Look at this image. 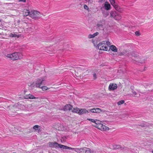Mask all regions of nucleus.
Segmentation results:
<instances>
[{
  "label": "nucleus",
  "instance_id": "obj_1",
  "mask_svg": "<svg viewBox=\"0 0 153 153\" xmlns=\"http://www.w3.org/2000/svg\"><path fill=\"white\" fill-rule=\"evenodd\" d=\"M45 81V77H41L37 79L36 82L31 84L30 86L31 88L36 87L41 88V85H43Z\"/></svg>",
  "mask_w": 153,
  "mask_h": 153
},
{
  "label": "nucleus",
  "instance_id": "obj_2",
  "mask_svg": "<svg viewBox=\"0 0 153 153\" xmlns=\"http://www.w3.org/2000/svg\"><path fill=\"white\" fill-rule=\"evenodd\" d=\"M111 45L110 42L108 41H105L99 43L97 46L98 48L100 50L104 51H107L108 47Z\"/></svg>",
  "mask_w": 153,
  "mask_h": 153
},
{
  "label": "nucleus",
  "instance_id": "obj_3",
  "mask_svg": "<svg viewBox=\"0 0 153 153\" xmlns=\"http://www.w3.org/2000/svg\"><path fill=\"white\" fill-rule=\"evenodd\" d=\"M6 57L12 60H16L22 58V54L21 53L16 52L11 54H8Z\"/></svg>",
  "mask_w": 153,
  "mask_h": 153
},
{
  "label": "nucleus",
  "instance_id": "obj_4",
  "mask_svg": "<svg viewBox=\"0 0 153 153\" xmlns=\"http://www.w3.org/2000/svg\"><path fill=\"white\" fill-rule=\"evenodd\" d=\"M48 145L50 147L52 148H56L59 147L62 149H67L70 148L67 146L59 144L56 142H50L48 143Z\"/></svg>",
  "mask_w": 153,
  "mask_h": 153
},
{
  "label": "nucleus",
  "instance_id": "obj_5",
  "mask_svg": "<svg viewBox=\"0 0 153 153\" xmlns=\"http://www.w3.org/2000/svg\"><path fill=\"white\" fill-rule=\"evenodd\" d=\"M98 123H97L96 125H94L93 126L101 131H105L109 129L108 127L101 123L100 121V122H98Z\"/></svg>",
  "mask_w": 153,
  "mask_h": 153
},
{
  "label": "nucleus",
  "instance_id": "obj_6",
  "mask_svg": "<svg viewBox=\"0 0 153 153\" xmlns=\"http://www.w3.org/2000/svg\"><path fill=\"white\" fill-rule=\"evenodd\" d=\"M40 14V13L36 10H32L30 11V16L33 19L38 18Z\"/></svg>",
  "mask_w": 153,
  "mask_h": 153
},
{
  "label": "nucleus",
  "instance_id": "obj_7",
  "mask_svg": "<svg viewBox=\"0 0 153 153\" xmlns=\"http://www.w3.org/2000/svg\"><path fill=\"white\" fill-rule=\"evenodd\" d=\"M111 4L112 5L116 10L118 11H120V8L117 4L115 3V0H109Z\"/></svg>",
  "mask_w": 153,
  "mask_h": 153
},
{
  "label": "nucleus",
  "instance_id": "obj_8",
  "mask_svg": "<svg viewBox=\"0 0 153 153\" xmlns=\"http://www.w3.org/2000/svg\"><path fill=\"white\" fill-rule=\"evenodd\" d=\"M117 88V85L115 83H110L108 87V89L110 90H114Z\"/></svg>",
  "mask_w": 153,
  "mask_h": 153
},
{
  "label": "nucleus",
  "instance_id": "obj_9",
  "mask_svg": "<svg viewBox=\"0 0 153 153\" xmlns=\"http://www.w3.org/2000/svg\"><path fill=\"white\" fill-rule=\"evenodd\" d=\"M80 153H90V150L89 148L84 147L80 149Z\"/></svg>",
  "mask_w": 153,
  "mask_h": 153
},
{
  "label": "nucleus",
  "instance_id": "obj_10",
  "mask_svg": "<svg viewBox=\"0 0 153 153\" xmlns=\"http://www.w3.org/2000/svg\"><path fill=\"white\" fill-rule=\"evenodd\" d=\"M72 108L73 107L71 105L67 104L64 106L63 110L65 111H66L68 110L70 111L72 110Z\"/></svg>",
  "mask_w": 153,
  "mask_h": 153
},
{
  "label": "nucleus",
  "instance_id": "obj_11",
  "mask_svg": "<svg viewBox=\"0 0 153 153\" xmlns=\"http://www.w3.org/2000/svg\"><path fill=\"white\" fill-rule=\"evenodd\" d=\"M110 16L113 18H115L118 16V13L115 11H111L110 13Z\"/></svg>",
  "mask_w": 153,
  "mask_h": 153
},
{
  "label": "nucleus",
  "instance_id": "obj_12",
  "mask_svg": "<svg viewBox=\"0 0 153 153\" xmlns=\"http://www.w3.org/2000/svg\"><path fill=\"white\" fill-rule=\"evenodd\" d=\"M79 114L80 115L82 114H84L88 113L89 112L88 110L87 111L85 109H79Z\"/></svg>",
  "mask_w": 153,
  "mask_h": 153
},
{
  "label": "nucleus",
  "instance_id": "obj_13",
  "mask_svg": "<svg viewBox=\"0 0 153 153\" xmlns=\"http://www.w3.org/2000/svg\"><path fill=\"white\" fill-rule=\"evenodd\" d=\"M104 7L105 10H108L110 9L111 5L108 2L105 1L104 4Z\"/></svg>",
  "mask_w": 153,
  "mask_h": 153
},
{
  "label": "nucleus",
  "instance_id": "obj_14",
  "mask_svg": "<svg viewBox=\"0 0 153 153\" xmlns=\"http://www.w3.org/2000/svg\"><path fill=\"white\" fill-rule=\"evenodd\" d=\"M24 97L25 99H36L37 98L36 97L30 94L25 96Z\"/></svg>",
  "mask_w": 153,
  "mask_h": 153
},
{
  "label": "nucleus",
  "instance_id": "obj_15",
  "mask_svg": "<svg viewBox=\"0 0 153 153\" xmlns=\"http://www.w3.org/2000/svg\"><path fill=\"white\" fill-rule=\"evenodd\" d=\"M23 15L24 16H27L30 15V12L28 10H25L23 11Z\"/></svg>",
  "mask_w": 153,
  "mask_h": 153
},
{
  "label": "nucleus",
  "instance_id": "obj_16",
  "mask_svg": "<svg viewBox=\"0 0 153 153\" xmlns=\"http://www.w3.org/2000/svg\"><path fill=\"white\" fill-rule=\"evenodd\" d=\"M99 34L98 32H96L93 34H89L88 36V38L89 39L92 38L96 36H97Z\"/></svg>",
  "mask_w": 153,
  "mask_h": 153
},
{
  "label": "nucleus",
  "instance_id": "obj_17",
  "mask_svg": "<svg viewBox=\"0 0 153 153\" xmlns=\"http://www.w3.org/2000/svg\"><path fill=\"white\" fill-rule=\"evenodd\" d=\"M126 55L128 56H132L134 57L137 56V54H135V53L134 52H131L129 53H127L126 54Z\"/></svg>",
  "mask_w": 153,
  "mask_h": 153
},
{
  "label": "nucleus",
  "instance_id": "obj_18",
  "mask_svg": "<svg viewBox=\"0 0 153 153\" xmlns=\"http://www.w3.org/2000/svg\"><path fill=\"white\" fill-rule=\"evenodd\" d=\"M67 147L69 148H70L67 149H73V150H74V151L78 152V153H80V149H79L78 148H71L70 147H69L68 146H67Z\"/></svg>",
  "mask_w": 153,
  "mask_h": 153
},
{
  "label": "nucleus",
  "instance_id": "obj_19",
  "mask_svg": "<svg viewBox=\"0 0 153 153\" xmlns=\"http://www.w3.org/2000/svg\"><path fill=\"white\" fill-rule=\"evenodd\" d=\"M16 108L15 105H11L7 106V108L9 110H13L14 109Z\"/></svg>",
  "mask_w": 153,
  "mask_h": 153
},
{
  "label": "nucleus",
  "instance_id": "obj_20",
  "mask_svg": "<svg viewBox=\"0 0 153 153\" xmlns=\"http://www.w3.org/2000/svg\"><path fill=\"white\" fill-rule=\"evenodd\" d=\"M110 49L112 51L116 52H117V49L116 47L114 45H112L110 46Z\"/></svg>",
  "mask_w": 153,
  "mask_h": 153
},
{
  "label": "nucleus",
  "instance_id": "obj_21",
  "mask_svg": "<svg viewBox=\"0 0 153 153\" xmlns=\"http://www.w3.org/2000/svg\"><path fill=\"white\" fill-rule=\"evenodd\" d=\"M87 120H89V121H91L92 122L94 123L95 124V125H96L97 123H98V122H100V121H99V120H94V119H87Z\"/></svg>",
  "mask_w": 153,
  "mask_h": 153
},
{
  "label": "nucleus",
  "instance_id": "obj_22",
  "mask_svg": "<svg viewBox=\"0 0 153 153\" xmlns=\"http://www.w3.org/2000/svg\"><path fill=\"white\" fill-rule=\"evenodd\" d=\"M79 109L78 108H74L73 107L72 110H71L73 112H75L79 114Z\"/></svg>",
  "mask_w": 153,
  "mask_h": 153
},
{
  "label": "nucleus",
  "instance_id": "obj_23",
  "mask_svg": "<svg viewBox=\"0 0 153 153\" xmlns=\"http://www.w3.org/2000/svg\"><path fill=\"white\" fill-rule=\"evenodd\" d=\"M132 92L133 94L132 95H134V96H135V95L137 94V92L134 90H132ZM132 94H127V96H128L130 97L131 96Z\"/></svg>",
  "mask_w": 153,
  "mask_h": 153
},
{
  "label": "nucleus",
  "instance_id": "obj_24",
  "mask_svg": "<svg viewBox=\"0 0 153 153\" xmlns=\"http://www.w3.org/2000/svg\"><path fill=\"white\" fill-rule=\"evenodd\" d=\"M124 100H121L117 102V104L118 105H120L124 103Z\"/></svg>",
  "mask_w": 153,
  "mask_h": 153
},
{
  "label": "nucleus",
  "instance_id": "obj_25",
  "mask_svg": "<svg viewBox=\"0 0 153 153\" xmlns=\"http://www.w3.org/2000/svg\"><path fill=\"white\" fill-rule=\"evenodd\" d=\"M88 111H89V112L91 111V112L96 113L95 108H93L92 109H88Z\"/></svg>",
  "mask_w": 153,
  "mask_h": 153
},
{
  "label": "nucleus",
  "instance_id": "obj_26",
  "mask_svg": "<svg viewBox=\"0 0 153 153\" xmlns=\"http://www.w3.org/2000/svg\"><path fill=\"white\" fill-rule=\"evenodd\" d=\"M97 27H99L100 29H102L103 28V25L101 24H97Z\"/></svg>",
  "mask_w": 153,
  "mask_h": 153
},
{
  "label": "nucleus",
  "instance_id": "obj_27",
  "mask_svg": "<svg viewBox=\"0 0 153 153\" xmlns=\"http://www.w3.org/2000/svg\"><path fill=\"white\" fill-rule=\"evenodd\" d=\"M40 88H41L43 91H45L48 89V87L45 86H41Z\"/></svg>",
  "mask_w": 153,
  "mask_h": 153
},
{
  "label": "nucleus",
  "instance_id": "obj_28",
  "mask_svg": "<svg viewBox=\"0 0 153 153\" xmlns=\"http://www.w3.org/2000/svg\"><path fill=\"white\" fill-rule=\"evenodd\" d=\"M122 17L118 13L117 16L115 18V19L117 20H119L121 19Z\"/></svg>",
  "mask_w": 153,
  "mask_h": 153
},
{
  "label": "nucleus",
  "instance_id": "obj_29",
  "mask_svg": "<svg viewBox=\"0 0 153 153\" xmlns=\"http://www.w3.org/2000/svg\"><path fill=\"white\" fill-rule=\"evenodd\" d=\"M96 113H100L102 111L101 109L99 108H95Z\"/></svg>",
  "mask_w": 153,
  "mask_h": 153
},
{
  "label": "nucleus",
  "instance_id": "obj_30",
  "mask_svg": "<svg viewBox=\"0 0 153 153\" xmlns=\"http://www.w3.org/2000/svg\"><path fill=\"white\" fill-rule=\"evenodd\" d=\"M39 127V126L38 125H35L33 127V129L35 130H38V128Z\"/></svg>",
  "mask_w": 153,
  "mask_h": 153
},
{
  "label": "nucleus",
  "instance_id": "obj_31",
  "mask_svg": "<svg viewBox=\"0 0 153 153\" xmlns=\"http://www.w3.org/2000/svg\"><path fill=\"white\" fill-rule=\"evenodd\" d=\"M10 36L11 37H17V38L19 37V36L16 34H11L10 35Z\"/></svg>",
  "mask_w": 153,
  "mask_h": 153
},
{
  "label": "nucleus",
  "instance_id": "obj_32",
  "mask_svg": "<svg viewBox=\"0 0 153 153\" xmlns=\"http://www.w3.org/2000/svg\"><path fill=\"white\" fill-rule=\"evenodd\" d=\"M135 60H136L137 61H138L140 63H143L145 61L144 60H139L138 59H136Z\"/></svg>",
  "mask_w": 153,
  "mask_h": 153
},
{
  "label": "nucleus",
  "instance_id": "obj_33",
  "mask_svg": "<svg viewBox=\"0 0 153 153\" xmlns=\"http://www.w3.org/2000/svg\"><path fill=\"white\" fill-rule=\"evenodd\" d=\"M135 35L136 36H139L140 35V33L138 31H137L135 33Z\"/></svg>",
  "mask_w": 153,
  "mask_h": 153
},
{
  "label": "nucleus",
  "instance_id": "obj_34",
  "mask_svg": "<svg viewBox=\"0 0 153 153\" xmlns=\"http://www.w3.org/2000/svg\"><path fill=\"white\" fill-rule=\"evenodd\" d=\"M93 76L94 77L93 79H95L97 78L96 74L95 73H94L93 74Z\"/></svg>",
  "mask_w": 153,
  "mask_h": 153
},
{
  "label": "nucleus",
  "instance_id": "obj_35",
  "mask_svg": "<svg viewBox=\"0 0 153 153\" xmlns=\"http://www.w3.org/2000/svg\"><path fill=\"white\" fill-rule=\"evenodd\" d=\"M83 7H84V8L85 9L88 10L89 9V8H88V6L85 4L84 5Z\"/></svg>",
  "mask_w": 153,
  "mask_h": 153
},
{
  "label": "nucleus",
  "instance_id": "obj_36",
  "mask_svg": "<svg viewBox=\"0 0 153 153\" xmlns=\"http://www.w3.org/2000/svg\"><path fill=\"white\" fill-rule=\"evenodd\" d=\"M99 2L102 3L105 1V0H98Z\"/></svg>",
  "mask_w": 153,
  "mask_h": 153
},
{
  "label": "nucleus",
  "instance_id": "obj_37",
  "mask_svg": "<svg viewBox=\"0 0 153 153\" xmlns=\"http://www.w3.org/2000/svg\"><path fill=\"white\" fill-rule=\"evenodd\" d=\"M92 42L93 43L94 46H95V47H97V46H96L97 44H96V43H95V41H94V40Z\"/></svg>",
  "mask_w": 153,
  "mask_h": 153
},
{
  "label": "nucleus",
  "instance_id": "obj_38",
  "mask_svg": "<svg viewBox=\"0 0 153 153\" xmlns=\"http://www.w3.org/2000/svg\"><path fill=\"white\" fill-rule=\"evenodd\" d=\"M19 1H22L24 2H26V0H19Z\"/></svg>",
  "mask_w": 153,
  "mask_h": 153
},
{
  "label": "nucleus",
  "instance_id": "obj_39",
  "mask_svg": "<svg viewBox=\"0 0 153 153\" xmlns=\"http://www.w3.org/2000/svg\"><path fill=\"white\" fill-rule=\"evenodd\" d=\"M30 28L32 29L33 30L35 29V27H34V26H32V27H30Z\"/></svg>",
  "mask_w": 153,
  "mask_h": 153
},
{
  "label": "nucleus",
  "instance_id": "obj_40",
  "mask_svg": "<svg viewBox=\"0 0 153 153\" xmlns=\"http://www.w3.org/2000/svg\"><path fill=\"white\" fill-rule=\"evenodd\" d=\"M141 59H142V60H143V58H141Z\"/></svg>",
  "mask_w": 153,
  "mask_h": 153
},
{
  "label": "nucleus",
  "instance_id": "obj_41",
  "mask_svg": "<svg viewBox=\"0 0 153 153\" xmlns=\"http://www.w3.org/2000/svg\"><path fill=\"white\" fill-rule=\"evenodd\" d=\"M107 15H108L107 14H106V16H107Z\"/></svg>",
  "mask_w": 153,
  "mask_h": 153
},
{
  "label": "nucleus",
  "instance_id": "obj_42",
  "mask_svg": "<svg viewBox=\"0 0 153 153\" xmlns=\"http://www.w3.org/2000/svg\"><path fill=\"white\" fill-rule=\"evenodd\" d=\"M152 152L153 153V150L152 151Z\"/></svg>",
  "mask_w": 153,
  "mask_h": 153
},
{
  "label": "nucleus",
  "instance_id": "obj_43",
  "mask_svg": "<svg viewBox=\"0 0 153 153\" xmlns=\"http://www.w3.org/2000/svg\"><path fill=\"white\" fill-rule=\"evenodd\" d=\"M1 33H0V35H1Z\"/></svg>",
  "mask_w": 153,
  "mask_h": 153
}]
</instances>
